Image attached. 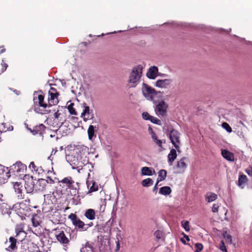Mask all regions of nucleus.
<instances>
[{
	"label": "nucleus",
	"mask_w": 252,
	"mask_h": 252,
	"mask_svg": "<svg viewBox=\"0 0 252 252\" xmlns=\"http://www.w3.org/2000/svg\"><path fill=\"white\" fill-rule=\"evenodd\" d=\"M41 90L35 91L33 94L34 111L41 115L50 113L51 110H47L48 103L44 101V95Z\"/></svg>",
	"instance_id": "f257e3e1"
},
{
	"label": "nucleus",
	"mask_w": 252,
	"mask_h": 252,
	"mask_svg": "<svg viewBox=\"0 0 252 252\" xmlns=\"http://www.w3.org/2000/svg\"><path fill=\"white\" fill-rule=\"evenodd\" d=\"M73 233V231L70 228L66 229L65 231H59L57 232L56 237L57 240L63 245L64 249H68L70 240L76 238V236Z\"/></svg>",
	"instance_id": "f03ea898"
},
{
	"label": "nucleus",
	"mask_w": 252,
	"mask_h": 252,
	"mask_svg": "<svg viewBox=\"0 0 252 252\" xmlns=\"http://www.w3.org/2000/svg\"><path fill=\"white\" fill-rule=\"evenodd\" d=\"M74 164L73 168L77 169L78 172L83 169L88 170L91 172V169L93 168L92 164L89 162V158L87 156L84 157L82 155L77 156L76 162H74Z\"/></svg>",
	"instance_id": "7ed1b4c3"
},
{
	"label": "nucleus",
	"mask_w": 252,
	"mask_h": 252,
	"mask_svg": "<svg viewBox=\"0 0 252 252\" xmlns=\"http://www.w3.org/2000/svg\"><path fill=\"white\" fill-rule=\"evenodd\" d=\"M142 67L140 65L134 66L133 68L128 80V83L130 84V87L134 88L137 85L142 75Z\"/></svg>",
	"instance_id": "20e7f679"
},
{
	"label": "nucleus",
	"mask_w": 252,
	"mask_h": 252,
	"mask_svg": "<svg viewBox=\"0 0 252 252\" xmlns=\"http://www.w3.org/2000/svg\"><path fill=\"white\" fill-rule=\"evenodd\" d=\"M68 219L70 220L73 225L78 229L79 231H85L88 229L93 225V222L85 224L82 220H81L77 215L73 213H71L68 217Z\"/></svg>",
	"instance_id": "39448f33"
},
{
	"label": "nucleus",
	"mask_w": 252,
	"mask_h": 252,
	"mask_svg": "<svg viewBox=\"0 0 252 252\" xmlns=\"http://www.w3.org/2000/svg\"><path fill=\"white\" fill-rule=\"evenodd\" d=\"M38 246L33 242L24 240L18 242V251L17 252H33L37 251Z\"/></svg>",
	"instance_id": "423d86ee"
},
{
	"label": "nucleus",
	"mask_w": 252,
	"mask_h": 252,
	"mask_svg": "<svg viewBox=\"0 0 252 252\" xmlns=\"http://www.w3.org/2000/svg\"><path fill=\"white\" fill-rule=\"evenodd\" d=\"M167 135H168L169 138L171 143L174 146V147L175 148V149L177 150L178 152H180V133L177 130L172 129L170 131L169 133L167 134Z\"/></svg>",
	"instance_id": "0eeeda50"
},
{
	"label": "nucleus",
	"mask_w": 252,
	"mask_h": 252,
	"mask_svg": "<svg viewBox=\"0 0 252 252\" xmlns=\"http://www.w3.org/2000/svg\"><path fill=\"white\" fill-rule=\"evenodd\" d=\"M58 194V190H53L50 191L49 193L45 194L44 195V204L45 205H51L52 206H50V209H53V205L57 202V198L56 196V194Z\"/></svg>",
	"instance_id": "6e6552de"
},
{
	"label": "nucleus",
	"mask_w": 252,
	"mask_h": 252,
	"mask_svg": "<svg viewBox=\"0 0 252 252\" xmlns=\"http://www.w3.org/2000/svg\"><path fill=\"white\" fill-rule=\"evenodd\" d=\"M82 105L83 109L81 117L83 118L84 121L87 122L89 120L93 119L94 118L93 110L91 109L86 103H83Z\"/></svg>",
	"instance_id": "1a4fd4ad"
},
{
	"label": "nucleus",
	"mask_w": 252,
	"mask_h": 252,
	"mask_svg": "<svg viewBox=\"0 0 252 252\" xmlns=\"http://www.w3.org/2000/svg\"><path fill=\"white\" fill-rule=\"evenodd\" d=\"M27 169L26 165L23 164L20 161H17L15 164L10 166L9 172L6 174H8L10 173H12L15 175L16 173L24 172L25 170Z\"/></svg>",
	"instance_id": "9d476101"
},
{
	"label": "nucleus",
	"mask_w": 252,
	"mask_h": 252,
	"mask_svg": "<svg viewBox=\"0 0 252 252\" xmlns=\"http://www.w3.org/2000/svg\"><path fill=\"white\" fill-rule=\"evenodd\" d=\"M167 104L163 100L159 102L157 105L155 111L158 115L164 117L167 114Z\"/></svg>",
	"instance_id": "9b49d317"
},
{
	"label": "nucleus",
	"mask_w": 252,
	"mask_h": 252,
	"mask_svg": "<svg viewBox=\"0 0 252 252\" xmlns=\"http://www.w3.org/2000/svg\"><path fill=\"white\" fill-rule=\"evenodd\" d=\"M59 95V93H50L49 92V96L48 98V107H50L54 105H56L59 103L58 96Z\"/></svg>",
	"instance_id": "f8f14e48"
},
{
	"label": "nucleus",
	"mask_w": 252,
	"mask_h": 252,
	"mask_svg": "<svg viewBox=\"0 0 252 252\" xmlns=\"http://www.w3.org/2000/svg\"><path fill=\"white\" fill-rule=\"evenodd\" d=\"M46 126L42 124H39V125L33 127V128H28V130L30 131L33 135H36L39 134L40 135L42 136L43 134L45 132Z\"/></svg>",
	"instance_id": "ddd939ff"
},
{
	"label": "nucleus",
	"mask_w": 252,
	"mask_h": 252,
	"mask_svg": "<svg viewBox=\"0 0 252 252\" xmlns=\"http://www.w3.org/2000/svg\"><path fill=\"white\" fill-rule=\"evenodd\" d=\"M34 190L37 191H43L45 190V186L47 184L45 179H39L37 180H34Z\"/></svg>",
	"instance_id": "4468645a"
},
{
	"label": "nucleus",
	"mask_w": 252,
	"mask_h": 252,
	"mask_svg": "<svg viewBox=\"0 0 252 252\" xmlns=\"http://www.w3.org/2000/svg\"><path fill=\"white\" fill-rule=\"evenodd\" d=\"M13 188L18 199L24 198L25 195L23 192V185L21 183L16 182L13 185Z\"/></svg>",
	"instance_id": "2eb2a0df"
},
{
	"label": "nucleus",
	"mask_w": 252,
	"mask_h": 252,
	"mask_svg": "<svg viewBox=\"0 0 252 252\" xmlns=\"http://www.w3.org/2000/svg\"><path fill=\"white\" fill-rule=\"evenodd\" d=\"M94 245L93 243L87 242L85 244H82L80 251V252H95Z\"/></svg>",
	"instance_id": "dca6fc26"
},
{
	"label": "nucleus",
	"mask_w": 252,
	"mask_h": 252,
	"mask_svg": "<svg viewBox=\"0 0 252 252\" xmlns=\"http://www.w3.org/2000/svg\"><path fill=\"white\" fill-rule=\"evenodd\" d=\"M10 245L6 250L10 252H14L16 250L18 251V245H17V240L13 237H11L9 239Z\"/></svg>",
	"instance_id": "f3484780"
},
{
	"label": "nucleus",
	"mask_w": 252,
	"mask_h": 252,
	"mask_svg": "<svg viewBox=\"0 0 252 252\" xmlns=\"http://www.w3.org/2000/svg\"><path fill=\"white\" fill-rule=\"evenodd\" d=\"M171 79H159L156 83V86L158 88H166L169 86L172 82Z\"/></svg>",
	"instance_id": "a211bd4d"
},
{
	"label": "nucleus",
	"mask_w": 252,
	"mask_h": 252,
	"mask_svg": "<svg viewBox=\"0 0 252 252\" xmlns=\"http://www.w3.org/2000/svg\"><path fill=\"white\" fill-rule=\"evenodd\" d=\"M34 181L32 178L30 180L26 181L25 184V188L28 193H30L33 191H35V190H34Z\"/></svg>",
	"instance_id": "6ab92c4d"
},
{
	"label": "nucleus",
	"mask_w": 252,
	"mask_h": 252,
	"mask_svg": "<svg viewBox=\"0 0 252 252\" xmlns=\"http://www.w3.org/2000/svg\"><path fill=\"white\" fill-rule=\"evenodd\" d=\"M142 93L143 95L147 97L149 94H154L156 93V90L152 88L145 83H143Z\"/></svg>",
	"instance_id": "aec40b11"
},
{
	"label": "nucleus",
	"mask_w": 252,
	"mask_h": 252,
	"mask_svg": "<svg viewBox=\"0 0 252 252\" xmlns=\"http://www.w3.org/2000/svg\"><path fill=\"white\" fill-rule=\"evenodd\" d=\"M221 155L223 158L229 161H234V154L227 150H222Z\"/></svg>",
	"instance_id": "412c9836"
},
{
	"label": "nucleus",
	"mask_w": 252,
	"mask_h": 252,
	"mask_svg": "<svg viewBox=\"0 0 252 252\" xmlns=\"http://www.w3.org/2000/svg\"><path fill=\"white\" fill-rule=\"evenodd\" d=\"M158 72V68L156 66H153L150 67L147 72V76L150 78L154 79L157 76V73Z\"/></svg>",
	"instance_id": "4be33fe9"
},
{
	"label": "nucleus",
	"mask_w": 252,
	"mask_h": 252,
	"mask_svg": "<svg viewBox=\"0 0 252 252\" xmlns=\"http://www.w3.org/2000/svg\"><path fill=\"white\" fill-rule=\"evenodd\" d=\"M141 173L143 175L151 176L155 174L156 172L152 167H143L141 169Z\"/></svg>",
	"instance_id": "5701e85b"
},
{
	"label": "nucleus",
	"mask_w": 252,
	"mask_h": 252,
	"mask_svg": "<svg viewBox=\"0 0 252 252\" xmlns=\"http://www.w3.org/2000/svg\"><path fill=\"white\" fill-rule=\"evenodd\" d=\"M86 218L90 220H94L95 217V212L93 209H87L84 214Z\"/></svg>",
	"instance_id": "b1692460"
},
{
	"label": "nucleus",
	"mask_w": 252,
	"mask_h": 252,
	"mask_svg": "<svg viewBox=\"0 0 252 252\" xmlns=\"http://www.w3.org/2000/svg\"><path fill=\"white\" fill-rule=\"evenodd\" d=\"M88 134L89 139L92 141L94 140V139L96 137V134L95 133L94 126L93 125H90L88 129Z\"/></svg>",
	"instance_id": "393cba45"
},
{
	"label": "nucleus",
	"mask_w": 252,
	"mask_h": 252,
	"mask_svg": "<svg viewBox=\"0 0 252 252\" xmlns=\"http://www.w3.org/2000/svg\"><path fill=\"white\" fill-rule=\"evenodd\" d=\"M176 150L175 149H172L170 150L168 155V161L169 163H172L176 158L177 156Z\"/></svg>",
	"instance_id": "a878e982"
},
{
	"label": "nucleus",
	"mask_w": 252,
	"mask_h": 252,
	"mask_svg": "<svg viewBox=\"0 0 252 252\" xmlns=\"http://www.w3.org/2000/svg\"><path fill=\"white\" fill-rule=\"evenodd\" d=\"M186 158L183 157L179 161L177 162V167L181 169L182 172H184L185 169H186L187 165L185 162Z\"/></svg>",
	"instance_id": "bb28decb"
},
{
	"label": "nucleus",
	"mask_w": 252,
	"mask_h": 252,
	"mask_svg": "<svg viewBox=\"0 0 252 252\" xmlns=\"http://www.w3.org/2000/svg\"><path fill=\"white\" fill-rule=\"evenodd\" d=\"M248 182V178L245 175H241L239 176L238 185L241 188H243L244 184Z\"/></svg>",
	"instance_id": "cd10ccee"
},
{
	"label": "nucleus",
	"mask_w": 252,
	"mask_h": 252,
	"mask_svg": "<svg viewBox=\"0 0 252 252\" xmlns=\"http://www.w3.org/2000/svg\"><path fill=\"white\" fill-rule=\"evenodd\" d=\"M167 176V172L164 169H161L158 172V178L157 182H159L164 180Z\"/></svg>",
	"instance_id": "c85d7f7f"
},
{
	"label": "nucleus",
	"mask_w": 252,
	"mask_h": 252,
	"mask_svg": "<svg viewBox=\"0 0 252 252\" xmlns=\"http://www.w3.org/2000/svg\"><path fill=\"white\" fill-rule=\"evenodd\" d=\"M217 198V195L213 192H208L205 195L206 201L208 202H211L215 201Z\"/></svg>",
	"instance_id": "c756f323"
},
{
	"label": "nucleus",
	"mask_w": 252,
	"mask_h": 252,
	"mask_svg": "<svg viewBox=\"0 0 252 252\" xmlns=\"http://www.w3.org/2000/svg\"><path fill=\"white\" fill-rule=\"evenodd\" d=\"M62 114L59 112V110H58L56 112H55L54 116L56 119L59 120V127H60L64 123L65 120L61 117Z\"/></svg>",
	"instance_id": "7c9ffc66"
},
{
	"label": "nucleus",
	"mask_w": 252,
	"mask_h": 252,
	"mask_svg": "<svg viewBox=\"0 0 252 252\" xmlns=\"http://www.w3.org/2000/svg\"><path fill=\"white\" fill-rule=\"evenodd\" d=\"M91 182L92 181H91L90 182L89 181H87V185L88 188H89V187L90 186L89 192H92L97 190L98 186L96 184L95 182H93L92 183Z\"/></svg>",
	"instance_id": "2f4dec72"
},
{
	"label": "nucleus",
	"mask_w": 252,
	"mask_h": 252,
	"mask_svg": "<svg viewBox=\"0 0 252 252\" xmlns=\"http://www.w3.org/2000/svg\"><path fill=\"white\" fill-rule=\"evenodd\" d=\"M171 189L169 187L165 186L160 188L159 190V193L164 195H167L171 193Z\"/></svg>",
	"instance_id": "473e14b6"
},
{
	"label": "nucleus",
	"mask_w": 252,
	"mask_h": 252,
	"mask_svg": "<svg viewBox=\"0 0 252 252\" xmlns=\"http://www.w3.org/2000/svg\"><path fill=\"white\" fill-rule=\"evenodd\" d=\"M152 138L155 143L159 147H162V141L161 140L158 139V136L156 133L153 131H152Z\"/></svg>",
	"instance_id": "72a5a7b5"
},
{
	"label": "nucleus",
	"mask_w": 252,
	"mask_h": 252,
	"mask_svg": "<svg viewBox=\"0 0 252 252\" xmlns=\"http://www.w3.org/2000/svg\"><path fill=\"white\" fill-rule=\"evenodd\" d=\"M73 180L71 177H68L64 178L62 180H59V183H61L65 185V186L68 188L70 184L72 183V182Z\"/></svg>",
	"instance_id": "f704fd0d"
},
{
	"label": "nucleus",
	"mask_w": 252,
	"mask_h": 252,
	"mask_svg": "<svg viewBox=\"0 0 252 252\" xmlns=\"http://www.w3.org/2000/svg\"><path fill=\"white\" fill-rule=\"evenodd\" d=\"M78 149H79L80 155H83V156H87V155L89 154V148L87 146L81 145Z\"/></svg>",
	"instance_id": "c9c22d12"
},
{
	"label": "nucleus",
	"mask_w": 252,
	"mask_h": 252,
	"mask_svg": "<svg viewBox=\"0 0 252 252\" xmlns=\"http://www.w3.org/2000/svg\"><path fill=\"white\" fill-rule=\"evenodd\" d=\"M45 182H46V185L50 184L54 185L58 184V183H59V180L56 177H55L54 179H52L50 176H48L47 179H45Z\"/></svg>",
	"instance_id": "e433bc0d"
},
{
	"label": "nucleus",
	"mask_w": 252,
	"mask_h": 252,
	"mask_svg": "<svg viewBox=\"0 0 252 252\" xmlns=\"http://www.w3.org/2000/svg\"><path fill=\"white\" fill-rule=\"evenodd\" d=\"M222 236L224 239L227 241V242L230 244L232 243V240L231 236L228 234L226 230H224L223 229Z\"/></svg>",
	"instance_id": "4c0bfd02"
},
{
	"label": "nucleus",
	"mask_w": 252,
	"mask_h": 252,
	"mask_svg": "<svg viewBox=\"0 0 252 252\" xmlns=\"http://www.w3.org/2000/svg\"><path fill=\"white\" fill-rule=\"evenodd\" d=\"M153 184V181L151 178L144 179L142 182V185L143 187H148Z\"/></svg>",
	"instance_id": "58836bf2"
},
{
	"label": "nucleus",
	"mask_w": 252,
	"mask_h": 252,
	"mask_svg": "<svg viewBox=\"0 0 252 252\" xmlns=\"http://www.w3.org/2000/svg\"><path fill=\"white\" fill-rule=\"evenodd\" d=\"M79 184L78 182H75L74 181L72 182V183L70 184L68 189L75 190L74 192H76V190H78L79 189Z\"/></svg>",
	"instance_id": "ea45409f"
},
{
	"label": "nucleus",
	"mask_w": 252,
	"mask_h": 252,
	"mask_svg": "<svg viewBox=\"0 0 252 252\" xmlns=\"http://www.w3.org/2000/svg\"><path fill=\"white\" fill-rule=\"evenodd\" d=\"M57 185H52L50 184H48L47 185H46L45 186V190H49L50 191H53V190H57V187L56 186Z\"/></svg>",
	"instance_id": "a19ab883"
},
{
	"label": "nucleus",
	"mask_w": 252,
	"mask_h": 252,
	"mask_svg": "<svg viewBox=\"0 0 252 252\" xmlns=\"http://www.w3.org/2000/svg\"><path fill=\"white\" fill-rule=\"evenodd\" d=\"M74 103H71L67 107V109L71 115H76L77 112L75 109L73 108Z\"/></svg>",
	"instance_id": "79ce46f5"
},
{
	"label": "nucleus",
	"mask_w": 252,
	"mask_h": 252,
	"mask_svg": "<svg viewBox=\"0 0 252 252\" xmlns=\"http://www.w3.org/2000/svg\"><path fill=\"white\" fill-rule=\"evenodd\" d=\"M181 224L182 226L186 231H189V223L188 220H184L182 221Z\"/></svg>",
	"instance_id": "37998d69"
},
{
	"label": "nucleus",
	"mask_w": 252,
	"mask_h": 252,
	"mask_svg": "<svg viewBox=\"0 0 252 252\" xmlns=\"http://www.w3.org/2000/svg\"><path fill=\"white\" fill-rule=\"evenodd\" d=\"M195 250L194 252H200L203 248V245L201 243H197L195 244Z\"/></svg>",
	"instance_id": "c03bdc74"
},
{
	"label": "nucleus",
	"mask_w": 252,
	"mask_h": 252,
	"mask_svg": "<svg viewBox=\"0 0 252 252\" xmlns=\"http://www.w3.org/2000/svg\"><path fill=\"white\" fill-rule=\"evenodd\" d=\"M149 121H150L153 124H155L158 125H161V121L158 118L152 116H151L150 120Z\"/></svg>",
	"instance_id": "a18cd8bd"
},
{
	"label": "nucleus",
	"mask_w": 252,
	"mask_h": 252,
	"mask_svg": "<svg viewBox=\"0 0 252 252\" xmlns=\"http://www.w3.org/2000/svg\"><path fill=\"white\" fill-rule=\"evenodd\" d=\"M219 249L220 250H221L222 252H227V249L226 248V247L224 245V243L223 241L221 240L219 244Z\"/></svg>",
	"instance_id": "49530a36"
},
{
	"label": "nucleus",
	"mask_w": 252,
	"mask_h": 252,
	"mask_svg": "<svg viewBox=\"0 0 252 252\" xmlns=\"http://www.w3.org/2000/svg\"><path fill=\"white\" fill-rule=\"evenodd\" d=\"M222 126L228 132H231L232 131V128L227 123H223Z\"/></svg>",
	"instance_id": "de8ad7c7"
},
{
	"label": "nucleus",
	"mask_w": 252,
	"mask_h": 252,
	"mask_svg": "<svg viewBox=\"0 0 252 252\" xmlns=\"http://www.w3.org/2000/svg\"><path fill=\"white\" fill-rule=\"evenodd\" d=\"M163 235V233L162 231L158 230H156L154 233V236L158 239H160Z\"/></svg>",
	"instance_id": "09e8293b"
},
{
	"label": "nucleus",
	"mask_w": 252,
	"mask_h": 252,
	"mask_svg": "<svg viewBox=\"0 0 252 252\" xmlns=\"http://www.w3.org/2000/svg\"><path fill=\"white\" fill-rule=\"evenodd\" d=\"M117 241H116V251H118L120 250V240H122V238L120 236V235H119L118 234H117Z\"/></svg>",
	"instance_id": "8fccbe9b"
},
{
	"label": "nucleus",
	"mask_w": 252,
	"mask_h": 252,
	"mask_svg": "<svg viewBox=\"0 0 252 252\" xmlns=\"http://www.w3.org/2000/svg\"><path fill=\"white\" fill-rule=\"evenodd\" d=\"M142 116L143 119L145 120H150L152 116H151L148 112H144L142 113Z\"/></svg>",
	"instance_id": "3c124183"
},
{
	"label": "nucleus",
	"mask_w": 252,
	"mask_h": 252,
	"mask_svg": "<svg viewBox=\"0 0 252 252\" xmlns=\"http://www.w3.org/2000/svg\"><path fill=\"white\" fill-rule=\"evenodd\" d=\"M245 172L249 176L252 177V165H249V166L245 169Z\"/></svg>",
	"instance_id": "603ef678"
},
{
	"label": "nucleus",
	"mask_w": 252,
	"mask_h": 252,
	"mask_svg": "<svg viewBox=\"0 0 252 252\" xmlns=\"http://www.w3.org/2000/svg\"><path fill=\"white\" fill-rule=\"evenodd\" d=\"M1 65H2V69H1V73H3L4 71H5L7 67H8V65L6 63H4V60H2V63H1Z\"/></svg>",
	"instance_id": "864d4df0"
},
{
	"label": "nucleus",
	"mask_w": 252,
	"mask_h": 252,
	"mask_svg": "<svg viewBox=\"0 0 252 252\" xmlns=\"http://www.w3.org/2000/svg\"><path fill=\"white\" fill-rule=\"evenodd\" d=\"M34 171L38 174H42L44 172V170L41 166L37 167Z\"/></svg>",
	"instance_id": "5fc2aeb1"
},
{
	"label": "nucleus",
	"mask_w": 252,
	"mask_h": 252,
	"mask_svg": "<svg viewBox=\"0 0 252 252\" xmlns=\"http://www.w3.org/2000/svg\"><path fill=\"white\" fill-rule=\"evenodd\" d=\"M237 134L240 138L245 139V135L242 129H241V130H238L237 132Z\"/></svg>",
	"instance_id": "6e6d98bb"
},
{
	"label": "nucleus",
	"mask_w": 252,
	"mask_h": 252,
	"mask_svg": "<svg viewBox=\"0 0 252 252\" xmlns=\"http://www.w3.org/2000/svg\"><path fill=\"white\" fill-rule=\"evenodd\" d=\"M219 206L216 204L213 205L212 211L214 213H217L218 212Z\"/></svg>",
	"instance_id": "4d7b16f0"
},
{
	"label": "nucleus",
	"mask_w": 252,
	"mask_h": 252,
	"mask_svg": "<svg viewBox=\"0 0 252 252\" xmlns=\"http://www.w3.org/2000/svg\"><path fill=\"white\" fill-rule=\"evenodd\" d=\"M37 166L35 165L34 162L32 161L30 163V165H29V168H32V171L33 170L34 171L35 170V169L36 168Z\"/></svg>",
	"instance_id": "13d9d810"
},
{
	"label": "nucleus",
	"mask_w": 252,
	"mask_h": 252,
	"mask_svg": "<svg viewBox=\"0 0 252 252\" xmlns=\"http://www.w3.org/2000/svg\"><path fill=\"white\" fill-rule=\"evenodd\" d=\"M5 167L0 164V175L3 174L5 172Z\"/></svg>",
	"instance_id": "bf43d9fd"
},
{
	"label": "nucleus",
	"mask_w": 252,
	"mask_h": 252,
	"mask_svg": "<svg viewBox=\"0 0 252 252\" xmlns=\"http://www.w3.org/2000/svg\"><path fill=\"white\" fill-rule=\"evenodd\" d=\"M15 231L17 235H18L20 232H23V228L20 226H17L15 229Z\"/></svg>",
	"instance_id": "052dcab7"
},
{
	"label": "nucleus",
	"mask_w": 252,
	"mask_h": 252,
	"mask_svg": "<svg viewBox=\"0 0 252 252\" xmlns=\"http://www.w3.org/2000/svg\"><path fill=\"white\" fill-rule=\"evenodd\" d=\"M158 182H157V183H156V185H155V186H154V188H153V191L154 192H155L156 193H157V189H158Z\"/></svg>",
	"instance_id": "680f3d73"
},
{
	"label": "nucleus",
	"mask_w": 252,
	"mask_h": 252,
	"mask_svg": "<svg viewBox=\"0 0 252 252\" xmlns=\"http://www.w3.org/2000/svg\"><path fill=\"white\" fill-rule=\"evenodd\" d=\"M49 92H50V93H58L57 92L56 89L53 87H51L50 90Z\"/></svg>",
	"instance_id": "e2e57ef3"
},
{
	"label": "nucleus",
	"mask_w": 252,
	"mask_h": 252,
	"mask_svg": "<svg viewBox=\"0 0 252 252\" xmlns=\"http://www.w3.org/2000/svg\"><path fill=\"white\" fill-rule=\"evenodd\" d=\"M182 235L184 236V238H185L186 240L188 241H189V238L188 235L185 234L184 233H182Z\"/></svg>",
	"instance_id": "0e129e2a"
},
{
	"label": "nucleus",
	"mask_w": 252,
	"mask_h": 252,
	"mask_svg": "<svg viewBox=\"0 0 252 252\" xmlns=\"http://www.w3.org/2000/svg\"><path fill=\"white\" fill-rule=\"evenodd\" d=\"M1 48L2 49L0 50V54L5 52V49L4 48L3 46L0 47V48Z\"/></svg>",
	"instance_id": "69168bd1"
},
{
	"label": "nucleus",
	"mask_w": 252,
	"mask_h": 252,
	"mask_svg": "<svg viewBox=\"0 0 252 252\" xmlns=\"http://www.w3.org/2000/svg\"><path fill=\"white\" fill-rule=\"evenodd\" d=\"M14 92L17 94V95H19L20 94V92L19 91H18V90H14Z\"/></svg>",
	"instance_id": "338daca9"
},
{
	"label": "nucleus",
	"mask_w": 252,
	"mask_h": 252,
	"mask_svg": "<svg viewBox=\"0 0 252 252\" xmlns=\"http://www.w3.org/2000/svg\"><path fill=\"white\" fill-rule=\"evenodd\" d=\"M181 241L184 244H186V240L184 239V238H181Z\"/></svg>",
	"instance_id": "774afa93"
}]
</instances>
